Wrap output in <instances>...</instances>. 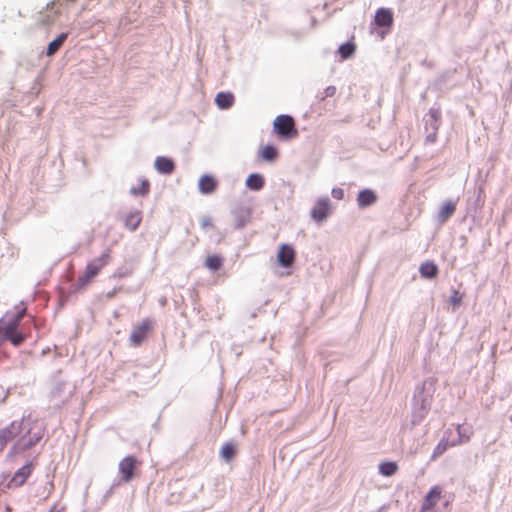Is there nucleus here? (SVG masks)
Here are the masks:
<instances>
[{
    "instance_id": "nucleus-29",
    "label": "nucleus",
    "mask_w": 512,
    "mask_h": 512,
    "mask_svg": "<svg viewBox=\"0 0 512 512\" xmlns=\"http://www.w3.org/2000/svg\"><path fill=\"white\" fill-rule=\"evenodd\" d=\"M398 466L395 462H383L379 466V472L383 476H392L397 472Z\"/></svg>"
},
{
    "instance_id": "nucleus-40",
    "label": "nucleus",
    "mask_w": 512,
    "mask_h": 512,
    "mask_svg": "<svg viewBox=\"0 0 512 512\" xmlns=\"http://www.w3.org/2000/svg\"><path fill=\"white\" fill-rule=\"evenodd\" d=\"M211 224H212V223H211V219H210V218H204V219H202V221H201V225H202L203 227H208V226H210Z\"/></svg>"
},
{
    "instance_id": "nucleus-1",
    "label": "nucleus",
    "mask_w": 512,
    "mask_h": 512,
    "mask_svg": "<svg viewBox=\"0 0 512 512\" xmlns=\"http://www.w3.org/2000/svg\"><path fill=\"white\" fill-rule=\"evenodd\" d=\"M109 250L105 251L100 257L88 263L83 275L79 276L76 283V289L80 290L86 287L88 283L99 273V271L109 262Z\"/></svg>"
},
{
    "instance_id": "nucleus-6",
    "label": "nucleus",
    "mask_w": 512,
    "mask_h": 512,
    "mask_svg": "<svg viewBox=\"0 0 512 512\" xmlns=\"http://www.w3.org/2000/svg\"><path fill=\"white\" fill-rule=\"evenodd\" d=\"M27 433L30 435L28 438L26 436L21 437L13 446L12 451L13 452H23L34 445H36L41 439H42V432L38 431L31 435L30 430L27 431Z\"/></svg>"
},
{
    "instance_id": "nucleus-12",
    "label": "nucleus",
    "mask_w": 512,
    "mask_h": 512,
    "mask_svg": "<svg viewBox=\"0 0 512 512\" xmlns=\"http://www.w3.org/2000/svg\"><path fill=\"white\" fill-rule=\"evenodd\" d=\"M277 258L281 266L290 267L295 259V251L291 246L283 244L279 249Z\"/></svg>"
},
{
    "instance_id": "nucleus-33",
    "label": "nucleus",
    "mask_w": 512,
    "mask_h": 512,
    "mask_svg": "<svg viewBox=\"0 0 512 512\" xmlns=\"http://www.w3.org/2000/svg\"><path fill=\"white\" fill-rule=\"evenodd\" d=\"M458 432V441L453 442L452 445H456L457 443L467 442L469 440V435L465 432L464 428L461 425L457 426Z\"/></svg>"
},
{
    "instance_id": "nucleus-21",
    "label": "nucleus",
    "mask_w": 512,
    "mask_h": 512,
    "mask_svg": "<svg viewBox=\"0 0 512 512\" xmlns=\"http://www.w3.org/2000/svg\"><path fill=\"white\" fill-rule=\"evenodd\" d=\"M428 412H429L428 409L412 402V416H411L412 426L419 425L424 420V418L426 417Z\"/></svg>"
},
{
    "instance_id": "nucleus-31",
    "label": "nucleus",
    "mask_w": 512,
    "mask_h": 512,
    "mask_svg": "<svg viewBox=\"0 0 512 512\" xmlns=\"http://www.w3.org/2000/svg\"><path fill=\"white\" fill-rule=\"evenodd\" d=\"M149 190H150V183L147 179H143L141 181V186H139V188H136V187H132L130 189V194L133 195V196H145L149 193Z\"/></svg>"
},
{
    "instance_id": "nucleus-14",
    "label": "nucleus",
    "mask_w": 512,
    "mask_h": 512,
    "mask_svg": "<svg viewBox=\"0 0 512 512\" xmlns=\"http://www.w3.org/2000/svg\"><path fill=\"white\" fill-rule=\"evenodd\" d=\"M441 496V488L439 486H434L430 489L427 495L424 498V501L421 506V511H427L432 509Z\"/></svg>"
},
{
    "instance_id": "nucleus-5",
    "label": "nucleus",
    "mask_w": 512,
    "mask_h": 512,
    "mask_svg": "<svg viewBox=\"0 0 512 512\" xmlns=\"http://www.w3.org/2000/svg\"><path fill=\"white\" fill-rule=\"evenodd\" d=\"M34 469V464L32 461L27 462L21 468H19L7 484L8 488H17L22 486L27 478L31 475Z\"/></svg>"
},
{
    "instance_id": "nucleus-38",
    "label": "nucleus",
    "mask_w": 512,
    "mask_h": 512,
    "mask_svg": "<svg viewBox=\"0 0 512 512\" xmlns=\"http://www.w3.org/2000/svg\"><path fill=\"white\" fill-rule=\"evenodd\" d=\"M437 139V132L435 131H429L427 132V135L425 137V143H434Z\"/></svg>"
},
{
    "instance_id": "nucleus-28",
    "label": "nucleus",
    "mask_w": 512,
    "mask_h": 512,
    "mask_svg": "<svg viewBox=\"0 0 512 512\" xmlns=\"http://www.w3.org/2000/svg\"><path fill=\"white\" fill-rule=\"evenodd\" d=\"M223 259L218 255L208 256L205 260V265L212 271H217L221 268Z\"/></svg>"
},
{
    "instance_id": "nucleus-24",
    "label": "nucleus",
    "mask_w": 512,
    "mask_h": 512,
    "mask_svg": "<svg viewBox=\"0 0 512 512\" xmlns=\"http://www.w3.org/2000/svg\"><path fill=\"white\" fill-rule=\"evenodd\" d=\"M68 34L67 33H61L58 35L54 40H52L48 46L46 54L47 56H52L55 53L58 52V50L61 48V46L64 44V42L67 39Z\"/></svg>"
},
{
    "instance_id": "nucleus-16",
    "label": "nucleus",
    "mask_w": 512,
    "mask_h": 512,
    "mask_svg": "<svg viewBox=\"0 0 512 512\" xmlns=\"http://www.w3.org/2000/svg\"><path fill=\"white\" fill-rule=\"evenodd\" d=\"M456 202L446 200L439 209L437 219L440 223H445L455 212Z\"/></svg>"
},
{
    "instance_id": "nucleus-10",
    "label": "nucleus",
    "mask_w": 512,
    "mask_h": 512,
    "mask_svg": "<svg viewBox=\"0 0 512 512\" xmlns=\"http://www.w3.org/2000/svg\"><path fill=\"white\" fill-rule=\"evenodd\" d=\"M378 200L376 192L372 189H363L359 191L357 196V205L360 209H365L374 205Z\"/></svg>"
},
{
    "instance_id": "nucleus-34",
    "label": "nucleus",
    "mask_w": 512,
    "mask_h": 512,
    "mask_svg": "<svg viewBox=\"0 0 512 512\" xmlns=\"http://www.w3.org/2000/svg\"><path fill=\"white\" fill-rule=\"evenodd\" d=\"M461 301H462L461 294L457 290H453V293L450 297V302L452 303V305L454 307H457L460 305Z\"/></svg>"
},
{
    "instance_id": "nucleus-36",
    "label": "nucleus",
    "mask_w": 512,
    "mask_h": 512,
    "mask_svg": "<svg viewBox=\"0 0 512 512\" xmlns=\"http://www.w3.org/2000/svg\"><path fill=\"white\" fill-rule=\"evenodd\" d=\"M448 444L447 443H443V442H440L436 448L434 449V453H433V457L437 456V455H440L442 453H444V451L446 450Z\"/></svg>"
},
{
    "instance_id": "nucleus-26",
    "label": "nucleus",
    "mask_w": 512,
    "mask_h": 512,
    "mask_svg": "<svg viewBox=\"0 0 512 512\" xmlns=\"http://www.w3.org/2000/svg\"><path fill=\"white\" fill-rule=\"evenodd\" d=\"M259 155L264 161L271 162L277 158L278 151L277 148L274 147L273 145H266L261 149Z\"/></svg>"
},
{
    "instance_id": "nucleus-4",
    "label": "nucleus",
    "mask_w": 512,
    "mask_h": 512,
    "mask_svg": "<svg viewBox=\"0 0 512 512\" xmlns=\"http://www.w3.org/2000/svg\"><path fill=\"white\" fill-rule=\"evenodd\" d=\"M331 201L328 197H320L314 207L311 209L310 215L316 222H323L330 214Z\"/></svg>"
},
{
    "instance_id": "nucleus-27",
    "label": "nucleus",
    "mask_w": 512,
    "mask_h": 512,
    "mask_svg": "<svg viewBox=\"0 0 512 512\" xmlns=\"http://www.w3.org/2000/svg\"><path fill=\"white\" fill-rule=\"evenodd\" d=\"M356 51V46L352 42H346L341 44L338 48V52L343 60L351 58Z\"/></svg>"
},
{
    "instance_id": "nucleus-30",
    "label": "nucleus",
    "mask_w": 512,
    "mask_h": 512,
    "mask_svg": "<svg viewBox=\"0 0 512 512\" xmlns=\"http://www.w3.org/2000/svg\"><path fill=\"white\" fill-rule=\"evenodd\" d=\"M2 337L6 340H9L14 346H19L24 341V335L18 330L2 334Z\"/></svg>"
},
{
    "instance_id": "nucleus-35",
    "label": "nucleus",
    "mask_w": 512,
    "mask_h": 512,
    "mask_svg": "<svg viewBox=\"0 0 512 512\" xmlns=\"http://www.w3.org/2000/svg\"><path fill=\"white\" fill-rule=\"evenodd\" d=\"M331 194L332 197L337 200H342L344 198V190L342 188H333Z\"/></svg>"
},
{
    "instance_id": "nucleus-42",
    "label": "nucleus",
    "mask_w": 512,
    "mask_h": 512,
    "mask_svg": "<svg viewBox=\"0 0 512 512\" xmlns=\"http://www.w3.org/2000/svg\"><path fill=\"white\" fill-rule=\"evenodd\" d=\"M5 446L6 444L0 440V452L4 449Z\"/></svg>"
},
{
    "instance_id": "nucleus-23",
    "label": "nucleus",
    "mask_w": 512,
    "mask_h": 512,
    "mask_svg": "<svg viewBox=\"0 0 512 512\" xmlns=\"http://www.w3.org/2000/svg\"><path fill=\"white\" fill-rule=\"evenodd\" d=\"M419 272L423 278L433 279L438 274V267L434 262L427 261V262L421 264V266L419 268Z\"/></svg>"
},
{
    "instance_id": "nucleus-7",
    "label": "nucleus",
    "mask_w": 512,
    "mask_h": 512,
    "mask_svg": "<svg viewBox=\"0 0 512 512\" xmlns=\"http://www.w3.org/2000/svg\"><path fill=\"white\" fill-rule=\"evenodd\" d=\"M23 430V420L13 421L9 426L0 429V440L7 444L11 440L15 439Z\"/></svg>"
},
{
    "instance_id": "nucleus-2",
    "label": "nucleus",
    "mask_w": 512,
    "mask_h": 512,
    "mask_svg": "<svg viewBox=\"0 0 512 512\" xmlns=\"http://www.w3.org/2000/svg\"><path fill=\"white\" fill-rule=\"evenodd\" d=\"M435 386L432 379H426L416 387L412 402L428 410L431 408Z\"/></svg>"
},
{
    "instance_id": "nucleus-9",
    "label": "nucleus",
    "mask_w": 512,
    "mask_h": 512,
    "mask_svg": "<svg viewBox=\"0 0 512 512\" xmlns=\"http://www.w3.org/2000/svg\"><path fill=\"white\" fill-rule=\"evenodd\" d=\"M425 130L426 132L435 131L438 132L441 122V112L439 108L431 107L429 112L424 116Z\"/></svg>"
},
{
    "instance_id": "nucleus-11",
    "label": "nucleus",
    "mask_w": 512,
    "mask_h": 512,
    "mask_svg": "<svg viewBox=\"0 0 512 512\" xmlns=\"http://www.w3.org/2000/svg\"><path fill=\"white\" fill-rule=\"evenodd\" d=\"M136 466V458L134 456H126L119 463V471L122 474V479L125 482L131 481L133 478V471Z\"/></svg>"
},
{
    "instance_id": "nucleus-19",
    "label": "nucleus",
    "mask_w": 512,
    "mask_h": 512,
    "mask_svg": "<svg viewBox=\"0 0 512 512\" xmlns=\"http://www.w3.org/2000/svg\"><path fill=\"white\" fill-rule=\"evenodd\" d=\"M233 217L236 228L244 227L250 219V211L247 208L240 207L233 211Z\"/></svg>"
},
{
    "instance_id": "nucleus-13",
    "label": "nucleus",
    "mask_w": 512,
    "mask_h": 512,
    "mask_svg": "<svg viewBox=\"0 0 512 512\" xmlns=\"http://www.w3.org/2000/svg\"><path fill=\"white\" fill-rule=\"evenodd\" d=\"M154 167L160 174L164 175H169L175 170L174 161L165 156H158L155 159Z\"/></svg>"
},
{
    "instance_id": "nucleus-25",
    "label": "nucleus",
    "mask_w": 512,
    "mask_h": 512,
    "mask_svg": "<svg viewBox=\"0 0 512 512\" xmlns=\"http://www.w3.org/2000/svg\"><path fill=\"white\" fill-rule=\"evenodd\" d=\"M19 324H20L19 317H12L11 319H9L7 321L1 320L0 321V334L2 335L5 333L17 331Z\"/></svg>"
},
{
    "instance_id": "nucleus-37",
    "label": "nucleus",
    "mask_w": 512,
    "mask_h": 512,
    "mask_svg": "<svg viewBox=\"0 0 512 512\" xmlns=\"http://www.w3.org/2000/svg\"><path fill=\"white\" fill-rule=\"evenodd\" d=\"M64 386H65L64 382H57L55 384V386L53 387V389H52V395L53 396L60 395V393L62 392Z\"/></svg>"
},
{
    "instance_id": "nucleus-18",
    "label": "nucleus",
    "mask_w": 512,
    "mask_h": 512,
    "mask_svg": "<svg viewBox=\"0 0 512 512\" xmlns=\"http://www.w3.org/2000/svg\"><path fill=\"white\" fill-rule=\"evenodd\" d=\"M217 186L216 180L210 175H204L200 178L198 187L202 194L212 193Z\"/></svg>"
},
{
    "instance_id": "nucleus-20",
    "label": "nucleus",
    "mask_w": 512,
    "mask_h": 512,
    "mask_svg": "<svg viewBox=\"0 0 512 512\" xmlns=\"http://www.w3.org/2000/svg\"><path fill=\"white\" fill-rule=\"evenodd\" d=\"M246 187L252 191H259L264 187L265 179L259 173H252L246 179Z\"/></svg>"
},
{
    "instance_id": "nucleus-43",
    "label": "nucleus",
    "mask_w": 512,
    "mask_h": 512,
    "mask_svg": "<svg viewBox=\"0 0 512 512\" xmlns=\"http://www.w3.org/2000/svg\"><path fill=\"white\" fill-rule=\"evenodd\" d=\"M114 293H115L114 291H113V292H110V293L108 294V296H109V297H111V296H113V295H114Z\"/></svg>"
},
{
    "instance_id": "nucleus-17",
    "label": "nucleus",
    "mask_w": 512,
    "mask_h": 512,
    "mask_svg": "<svg viewBox=\"0 0 512 512\" xmlns=\"http://www.w3.org/2000/svg\"><path fill=\"white\" fill-rule=\"evenodd\" d=\"M142 221V214L140 211L135 210L128 213L124 218V226L130 231H135Z\"/></svg>"
},
{
    "instance_id": "nucleus-3",
    "label": "nucleus",
    "mask_w": 512,
    "mask_h": 512,
    "mask_svg": "<svg viewBox=\"0 0 512 512\" xmlns=\"http://www.w3.org/2000/svg\"><path fill=\"white\" fill-rule=\"evenodd\" d=\"M273 125L276 133L283 138L290 139L297 135L294 119L290 115L283 114L277 116Z\"/></svg>"
},
{
    "instance_id": "nucleus-8",
    "label": "nucleus",
    "mask_w": 512,
    "mask_h": 512,
    "mask_svg": "<svg viewBox=\"0 0 512 512\" xmlns=\"http://www.w3.org/2000/svg\"><path fill=\"white\" fill-rule=\"evenodd\" d=\"M149 329L150 321L148 319H145L140 324L134 326L130 334L131 343L134 346H139L142 343V341L146 338Z\"/></svg>"
},
{
    "instance_id": "nucleus-15",
    "label": "nucleus",
    "mask_w": 512,
    "mask_h": 512,
    "mask_svg": "<svg viewBox=\"0 0 512 512\" xmlns=\"http://www.w3.org/2000/svg\"><path fill=\"white\" fill-rule=\"evenodd\" d=\"M393 23V14L390 9L379 8L375 14V24L379 27H389Z\"/></svg>"
},
{
    "instance_id": "nucleus-32",
    "label": "nucleus",
    "mask_w": 512,
    "mask_h": 512,
    "mask_svg": "<svg viewBox=\"0 0 512 512\" xmlns=\"http://www.w3.org/2000/svg\"><path fill=\"white\" fill-rule=\"evenodd\" d=\"M220 455L226 461H230L235 455V447L232 443H226L222 446Z\"/></svg>"
},
{
    "instance_id": "nucleus-22",
    "label": "nucleus",
    "mask_w": 512,
    "mask_h": 512,
    "mask_svg": "<svg viewBox=\"0 0 512 512\" xmlns=\"http://www.w3.org/2000/svg\"><path fill=\"white\" fill-rule=\"evenodd\" d=\"M215 103L220 109H229L234 103V96L230 92H219L215 97Z\"/></svg>"
},
{
    "instance_id": "nucleus-41",
    "label": "nucleus",
    "mask_w": 512,
    "mask_h": 512,
    "mask_svg": "<svg viewBox=\"0 0 512 512\" xmlns=\"http://www.w3.org/2000/svg\"><path fill=\"white\" fill-rule=\"evenodd\" d=\"M25 314V309H22L21 311H18L16 315L13 317H19V322L22 320L23 316Z\"/></svg>"
},
{
    "instance_id": "nucleus-39",
    "label": "nucleus",
    "mask_w": 512,
    "mask_h": 512,
    "mask_svg": "<svg viewBox=\"0 0 512 512\" xmlns=\"http://www.w3.org/2000/svg\"><path fill=\"white\" fill-rule=\"evenodd\" d=\"M336 93V87L335 86H328L325 90H324V96L322 97V99L326 98V97H332L334 96Z\"/></svg>"
}]
</instances>
